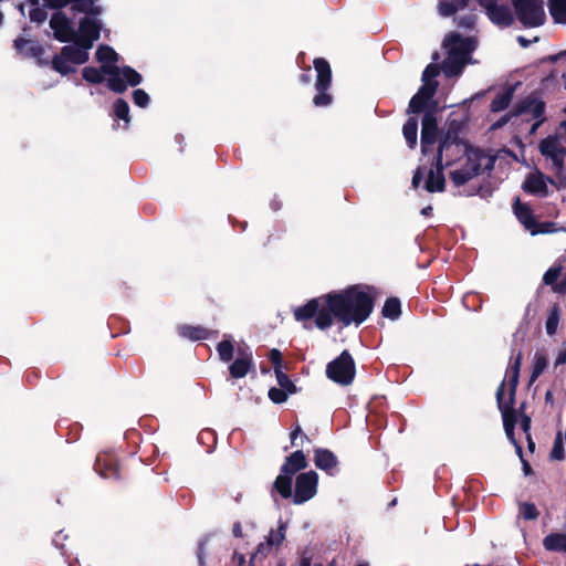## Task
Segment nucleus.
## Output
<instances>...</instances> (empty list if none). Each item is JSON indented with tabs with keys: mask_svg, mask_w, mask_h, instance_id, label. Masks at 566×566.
Here are the masks:
<instances>
[{
	"mask_svg": "<svg viewBox=\"0 0 566 566\" xmlns=\"http://www.w3.org/2000/svg\"><path fill=\"white\" fill-rule=\"evenodd\" d=\"M518 421H520V424H521L522 429L524 430V432L527 433L530 430V426H531V419L526 416L521 415L518 417Z\"/></svg>",
	"mask_w": 566,
	"mask_h": 566,
	"instance_id": "48",
	"label": "nucleus"
},
{
	"mask_svg": "<svg viewBox=\"0 0 566 566\" xmlns=\"http://www.w3.org/2000/svg\"><path fill=\"white\" fill-rule=\"evenodd\" d=\"M421 179H422V172L420 171V169H418L412 177V186L415 188H417L419 186Z\"/></svg>",
	"mask_w": 566,
	"mask_h": 566,
	"instance_id": "50",
	"label": "nucleus"
},
{
	"mask_svg": "<svg viewBox=\"0 0 566 566\" xmlns=\"http://www.w3.org/2000/svg\"><path fill=\"white\" fill-rule=\"evenodd\" d=\"M474 21L472 19H470L468 22H461L460 24L463 25V27H471L473 25Z\"/></svg>",
	"mask_w": 566,
	"mask_h": 566,
	"instance_id": "59",
	"label": "nucleus"
},
{
	"mask_svg": "<svg viewBox=\"0 0 566 566\" xmlns=\"http://www.w3.org/2000/svg\"><path fill=\"white\" fill-rule=\"evenodd\" d=\"M517 20L525 27L535 28L546 20L543 0H511Z\"/></svg>",
	"mask_w": 566,
	"mask_h": 566,
	"instance_id": "8",
	"label": "nucleus"
},
{
	"mask_svg": "<svg viewBox=\"0 0 566 566\" xmlns=\"http://www.w3.org/2000/svg\"><path fill=\"white\" fill-rule=\"evenodd\" d=\"M274 371L280 387L285 389L289 394H294L296 388L294 384L289 379V377L282 371V369L275 368Z\"/></svg>",
	"mask_w": 566,
	"mask_h": 566,
	"instance_id": "38",
	"label": "nucleus"
},
{
	"mask_svg": "<svg viewBox=\"0 0 566 566\" xmlns=\"http://www.w3.org/2000/svg\"><path fill=\"white\" fill-rule=\"evenodd\" d=\"M434 158L437 159V167L436 169L430 170L426 181V189L430 192L442 191L446 182L444 175L442 172L443 168H446L444 163L440 164L438 161V155Z\"/></svg>",
	"mask_w": 566,
	"mask_h": 566,
	"instance_id": "18",
	"label": "nucleus"
},
{
	"mask_svg": "<svg viewBox=\"0 0 566 566\" xmlns=\"http://www.w3.org/2000/svg\"><path fill=\"white\" fill-rule=\"evenodd\" d=\"M548 184L555 186V180L546 177L542 171L535 169L523 181V189L532 195L546 197L548 195Z\"/></svg>",
	"mask_w": 566,
	"mask_h": 566,
	"instance_id": "16",
	"label": "nucleus"
},
{
	"mask_svg": "<svg viewBox=\"0 0 566 566\" xmlns=\"http://www.w3.org/2000/svg\"><path fill=\"white\" fill-rule=\"evenodd\" d=\"M553 137L557 138L558 144H560L562 140L566 143V120L560 123L556 134ZM559 146L563 147L562 145Z\"/></svg>",
	"mask_w": 566,
	"mask_h": 566,
	"instance_id": "47",
	"label": "nucleus"
},
{
	"mask_svg": "<svg viewBox=\"0 0 566 566\" xmlns=\"http://www.w3.org/2000/svg\"><path fill=\"white\" fill-rule=\"evenodd\" d=\"M232 533H233V535L235 537H241L242 536V527H241V524L239 522L233 524Z\"/></svg>",
	"mask_w": 566,
	"mask_h": 566,
	"instance_id": "51",
	"label": "nucleus"
},
{
	"mask_svg": "<svg viewBox=\"0 0 566 566\" xmlns=\"http://www.w3.org/2000/svg\"><path fill=\"white\" fill-rule=\"evenodd\" d=\"M520 367H521V354L516 356L513 364L510 366V368L506 371L505 379L501 384V386L497 389L496 398H497V405L502 412L503 417V423L504 429L507 438L510 441L515 444L516 452L521 457L522 455V447L516 444V441L514 439L513 429L515 423L517 422V417L512 409L514 397H515V389L518 382V375H520Z\"/></svg>",
	"mask_w": 566,
	"mask_h": 566,
	"instance_id": "4",
	"label": "nucleus"
},
{
	"mask_svg": "<svg viewBox=\"0 0 566 566\" xmlns=\"http://www.w3.org/2000/svg\"><path fill=\"white\" fill-rule=\"evenodd\" d=\"M566 364V342H564L556 355L555 367Z\"/></svg>",
	"mask_w": 566,
	"mask_h": 566,
	"instance_id": "45",
	"label": "nucleus"
},
{
	"mask_svg": "<svg viewBox=\"0 0 566 566\" xmlns=\"http://www.w3.org/2000/svg\"><path fill=\"white\" fill-rule=\"evenodd\" d=\"M104 76H106L103 73V70H97L95 67L88 66L83 70V77L91 83H101L104 80Z\"/></svg>",
	"mask_w": 566,
	"mask_h": 566,
	"instance_id": "37",
	"label": "nucleus"
},
{
	"mask_svg": "<svg viewBox=\"0 0 566 566\" xmlns=\"http://www.w3.org/2000/svg\"><path fill=\"white\" fill-rule=\"evenodd\" d=\"M274 488L283 497H290L292 495V475L280 474L274 481Z\"/></svg>",
	"mask_w": 566,
	"mask_h": 566,
	"instance_id": "27",
	"label": "nucleus"
},
{
	"mask_svg": "<svg viewBox=\"0 0 566 566\" xmlns=\"http://www.w3.org/2000/svg\"><path fill=\"white\" fill-rule=\"evenodd\" d=\"M14 46L19 52H23L25 54L38 55L42 53V48L40 45L23 38L17 39L14 41Z\"/></svg>",
	"mask_w": 566,
	"mask_h": 566,
	"instance_id": "29",
	"label": "nucleus"
},
{
	"mask_svg": "<svg viewBox=\"0 0 566 566\" xmlns=\"http://www.w3.org/2000/svg\"><path fill=\"white\" fill-rule=\"evenodd\" d=\"M51 7H63L73 3V9L86 15L80 21L78 30L72 29L69 19L61 12L53 14L50 27L55 39L61 42L73 41L74 44L62 49L60 55L53 59V67L61 74L74 71L73 65L83 64L88 59V51L98 40L102 23L98 19L99 8L94 7L93 0H44Z\"/></svg>",
	"mask_w": 566,
	"mask_h": 566,
	"instance_id": "1",
	"label": "nucleus"
},
{
	"mask_svg": "<svg viewBox=\"0 0 566 566\" xmlns=\"http://www.w3.org/2000/svg\"><path fill=\"white\" fill-rule=\"evenodd\" d=\"M233 560L239 565L242 566L245 562L244 555L240 553H234Z\"/></svg>",
	"mask_w": 566,
	"mask_h": 566,
	"instance_id": "52",
	"label": "nucleus"
},
{
	"mask_svg": "<svg viewBox=\"0 0 566 566\" xmlns=\"http://www.w3.org/2000/svg\"><path fill=\"white\" fill-rule=\"evenodd\" d=\"M480 7L485 11L492 23L501 28L510 27L514 21L511 9L503 0H476Z\"/></svg>",
	"mask_w": 566,
	"mask_h": 566,
	"instance_id": "12",
	"label": "nucleus"
},
{
	"mask_svg": "<svg viewBox=\"0 0 566 566\" xmlns=\"http://www.w3.org/2000/svg\"><path fill=\"white\" fill-rule=\"evenodd\" d=\"M371 312L370 290L360 286L331 292L293 308L296 321L305 322L313 318L315 326L319 329L331 327L335 321L345 327L352 324L358 326L368 318Z\"/></svg>",
	"mask_w": 566,
	"mask_h": 566,
	"instance_id": "2",
	"label": "nucleus"
},
{
	"mask_svg": "<svg viewBox=\"0 0 566 566\" xmlns=\"http://www.w3.org/2000/svg\"><path fill=\"white\" fill-rule=\"evenodd\" d=\"M270 359L271 361L273 363L274 365V369L275 368H280L281 369V365H282V354L279 349H272L270 352Z\"/></svg>",
	"mask_w": 566,
	"mask_h": 566,
	"instance_id": "46",
	"label": "nucleus"
},
{
	"mask_svg": "<svg viewBox=\"0 0 566 566\" xmlns=\"http://www.w3.org/2000/svg\"><path fill=\"white\" fill-rule=\"evenodd\" d=\"M506 123V118L500 119L495 124L492 125V128H499L502 127Z\"/></svg>",
	"mask_w": 566,
	"mask_h": 566,
	"instance_id": "56",
	"label": "nucleus"
},
{
	"mask_svg": "<svg viewBox=\"0 0 566 566\" xmlns=\"http://www.w3.org/2000/svg\"><path fill=\"white\" fill-rule=\"evenodd\" d=\"M551 458L553 460H563L565 458L564 443L562 433H558L555 438L554 446L551 452Z\"/></svg>",
	"mask_w": 566,
	"mask_h": 566,
	"instance_id": "39",
	"label": "nucleus"
},
{
	"mask_svg": "<svg viewBox=\"0 0 566 566\" xmlns=\"http://www.w3.org/2000/svg\"><path fill=\"white\" fill-rule=\"evenodd\" d=\"M96 59L102 63L103 73L107 76L108 87L115 93H123L127 85H138L143 77L129 66L118 67L115 63L118 60L117 53L107 45H102L96 51Z\"/></svg>",
	"mask_w": 566,
	"mask_h": 566,
	"instance_id": "5",
	"label": "nucleus"
},
{
	"mask_svg": "<svg viewBox=\"0 0 566 566\" xmlns=\"http://www.w3.org/2000/svg\"><path fill=\"white\" fill-rule=\"evenodd\" d=\"M437 136V120L431 112H427L422 119L421 129V151L423 156H427L433 150Z\"/></svg>",
	"mask_w": 566,
	"mask_h": 566,
	"instance_id": "17",
	"label": "nucleus"
},
{
	"mask_svg": "<svg viewBox=\"0 0 566 566\" xmlns=\"http://www.w3.org/2000/svg\"><path fill=\"white\" fill-rule=\"evenodd\" d=\"M467 4L468 0H441L438 4V10L442 17H449L458 10L465 8Z\"/></svg>",
	"mask_w": 566,
	"mask_h": 566,
	"instance_id": "23",
	"label": "nucleus"
},
{
	"mask_svg": "<svg viewBox=\"0 0 566 566\" xmlns=\"http://www.w3.org/2000/svg\"><path fill=\"white\" fill-rule=\"evenodd\" d=\"M565 88H566V76H565Z\"/></svg>",
	"mask_w": 566,
	"mask_h": 566,
	"instance_id": "64",
	"label": "nucleus"
},
{
	"mask_svg": "<svg viewBox=\"0 0 566 566\" xmlns=\"http://www.w3.org/2000/svg\"><path fill=\"white\" fill-rule=\"evenodd\" d=\"M438 161L444 163L449 177L457 187L462 186L485 170L493 168V157L469 147L463 140L448 134L438 148Z\"/></svg>",
	"mask_w": 566,
	"mask_h": 566,
	"instance_id": "3",
	"label": "nucleus"
},
{
	"mask_svg": "<svg viewBox=\"0 0 566 566\" xmlns=\"http://www.w3.org/2000/svg\"><path fill=\"white\" fill-rule=\"evenodd\" d=\"M273 551H276V548L271 547L266 542L260 543L252 558H255L259 555L265 557Z\"/></svg>",
	"mask_w": 566,
	"mask_h": 566,
	"instance_id": "44",
	"label": "nucleus"
},
{
	"mask_svg": "<svg viewBox=\"0 0 566 566\" xmlns=\"http://www.w3.org/2000/svg\"><path fill=\"white\" fill-rule=\"evenodd\" d=\"M513 96V90L509 88L499 96L491 104V108L493 112H500L507 107Z\"/></svg>",
	"mask_w": 566,
	"mask_h": 566,
	"instance_id": "34",
	"label": "nucleus"
},
{
	"mask_svg": "<svg viewBox=\"0 0 566 566\" xmlns=\"http://www.w3.org/2000/svg\"><path fill=\"white\" fill-rule=\"evenodd\" d=\"M547 358L543 353H536L533 359V371L531 375V382L535 381L538 376L546 369Z\"/></svg>",
	"mask_w": 566,
	"mask_h": 566,
	"instance_id": "30",
	"label": "nucleus"
},
{
	"mask_svg": "<svg viewBox=\"0 0 566 566\" xmlns=\"http://www.w3.org/2000/svg\"><path fill=\"white\" fill-rule=\"evenodd\" d=\"M314 463L318 469L332 473L337 465V459L329 450L317 449L314 455Z\"/></svg>",
	"mask_w": 566,
	"mask_h": 566,
	"instance_id": "20",
	"label": "nucleus"
},
{
	"mask_svg": "<svg viewBox=\"0 0 566 566\" xmlns=\"http://www.w3.org/2000/svg\"><path fill=\"white\" fill-rule=\"evenodd\" d=\"M314 67L317 73L315 87L317 94L315 95L313 102L315 106H327L332 102V96L326 93L328 87L331 86L332 81V70L329 63L322 59L317 57L314 60Z\"/></svg>",
	"mask_w": 566,
	"mask_h": 566,
	"instance_id": "11",
	"label": "nucleus"
},
{
	"mask_svg": "<svg viewBox=\"0 0 566 566\" xmlns=\"http://www.w3.org/2000/svg\"><path fill=\"white\" fill-rule=\"evenodd\" d=\"M514 212L520 222L533 235L538 233H552L556 231V229H553L552 223H536L530 207L527 205L522 203L518 199L514 205Z\"/></svg>",
	"mask_w": 566,
	"mask_h": 566,
	"instance_id": "14",
	"label": "nucleus"
},
{
	"mask_svg": "<svg viewBox=\"0 0 566 566\" xmlns=\"http://www.w3.org/2000/svg\"><path fill=\"white\" fill-rule=\"evenodd\" d=\"M25 8L29 9V17L32 21L43 22L46 19V13L43 9L39 8L38 0H29L25 6H20V11L23 15L25 14Z\"/></svg>",
	"mask_w": 566,
	"mask_h": 566,
	"instance_id": "24",
	"label": "nucleus"
},
{
	"mask_svg": "<svg viewBox=\"0 0 566 566\" xmlns=\"http://www.w3.org/2000/svg\"><path fill=\"white\" fill-rule=\"evenodd\" d=\"M318 475L314 471L301 473L296 476L294 504H303L317 493Z\"/></svg>",
	"mask_w": 566,
	"mask_h": 566,
	"instance_id": "13",
	"label": "nucleus"
},
{
	"mask_svg": "<svg viewBox=\"0 0 566 566\" xmlns=\"http://www.w3.org/2000/svg\"><path fill=\"white\" fill-rule=\"evenodd\" d=\"M307 467V461L303 451H295L286 458L285 463L282 467V473L293 475L300 470Z\"/></svg>",
	"mask_w": 566,
	"mask_h": 566,
	"instance_id": "19",
	"label": "nucleus"
},
{
	"mask_svg": "<svg viewBox=\"0 0 566 566\" xmlns=\"http://www.w3.org/2000/svg\"><path fill=\"white\" fill-rule=\"evenodd\" d=\"M559 318H560L559 310L557 306H554L549 312V315L547 317L546 325H545L546 333L549 336L556 334L558 324H559Z\"/></svg>",
	"mask_w": 566,
	"mask_h": 566,
	"instance_id": "35",
	"label": "nucleus"
},
{
	"mask_svg": "<svg viewBox=\"0 0 566 566\" xmlns=\"http://www.w3.org/2000/svg\"><path fill=\"white\" fill-rule=\"evenodd\" d=\"M432 211V207L428 206V207H424L422 210H421V214L423 216H429Z\"/></svg>",
	"mask_w": 566,
	"mask_h": 566,
	"instance_id": "57",
	"label": "nucleus"
},
{
	"mask_svg": "<svg viewBox=\"0 0 566 566\" xmlns=\"http://www.w3.org/2000/svg\"><path fill=\"white\" fill-rule=\"evenodd\" d=\"M549 13L557 23H566V0H549Z\"/></svg>",
	"mask_w": 566,
	"mask_h": 566,
	"instance_id": "25",
	"label": "nucleus"
},
{
	"mask_svg": "<svg viewBox=\"0 0 566 566\" xmlns=\"http://www.w3.org/2000/svg\"><path fill=\"white\" fill-rule=\"evenodd\" d=\"M560 271V266H553L548 269L543 277L544 283L553 286L556 283L557 279L559 277Z\"/></svg>",
	"mask_w": 566,
	"mask_h": 566,
	"instance_id": "41",
	"label": "nucleus"
},
{
	"mask_svg": "<svg viewBox=\"0 0 566 566\" xmlns=\"http://www.w3.org/2000/svg\"><path fill=\"white\" fill-rule=\"evenodd\" d=\"M551 398H552V392H551V391H548V392L546 394V399L548 400V399H551Z\"/></svg>",
	"mask_w": 566,
	"mask_h": 566,
	"instance_id": "62",
	"label": "nucleus"
},
{
	"mask_svg": "<svg viewBox=\"0 0 566 566\" xmlns=\"http://www.w3.org/2000/svg\"><path fill=\"white\" fill-rule=\"evenodd\" d=\"M544 107L543 102L538 99H528L523 102L514 116H521L523 120L535 119L536 122L532 124L530 129V134H533L544 120L542 117L544 114Z\"/></svg>",
	"mask_w": 566,
	"mask_h": 566,
	"instance_id": "15",
	"label": "nucleus"
},
{
	"mask_svg": "<svg viewBox=\"0 0 566 566\" xmlns=\"http://www.w3.org/2000/svg\"><path fill=\"white\" fill-rule=\"evenodd\" d=\"M326 375L334 382L348 386L355 378V363L350 354L344 350L326 366Z\"/></svg>",
	"mask_w": 566,
	"mask_h": 566,
	"instance_id": "10",
	"label": "nucleus"
},
{
	"mask_svg": "<svg viewBox=\"0 0 566 566\" xmlns=\"http://www.w3.org/2000/svg\"><path fill=\"white\" fill-rule=\"evenodd\" d=\"M541 154L552 161L555 174V187L566 188V149L560 147L556 137H547L539 143Z\"/></svg>",
	"mask_w": 566,
	"mask_h": 566,
	"instance_id": "7",
	"label": "nucleus"
},
{
	"mask_svg": "<svg viewBox=\"0 0 566 566\" xmlns=\"http://www.w3.org/2000/svg\"><path fill=\"white\" fill-rule=\"evenodd\" d=\"M447 56L442 62V71L447 76H458L463 67L473 61L470 53L475 50L478 42L474 38H462L458 33L449 34L443 42Z\"/></svg>",
	"mask_w": 566,
	"mask_h": 566,
	"instance_id": "6",
	"label": "nucleus"
},
{
	"mask_svg": "<svg viewBox=\"0 0 566 566\" xmlns=\"http://www.w3.org/2000/svg\"><path fill=\"white\" fill-rule=\"evenodd\" d=\"M180 334L187 338L198 340L207 337V329L198 326H182L180 327Z\"/></svg>",
	"mask_w": 566,
	"mask_h": 566,
	"instance_id": "33",
	"label": "nucleus"
},
{
	"mask_svg": "<svg viewBox=\"0 0 566 566\" xmlns=\"http://www.w3.org/2000/svg\"><path fill=\"white\" fill-rule=\"evenodd\" d=\"M417 132H418V122L415 118H409L407 123L403 125L402 134L408 143V145L413 148L417 144Z\"/></svg>",
	"mask_w": 566,
	"mask_h": 566,
	"instance_id": "28",
	"label": "nucleus"
},
{
	"mask_svg": "<svg viewBox=\"0 0 566 566\" xmlns=\"http://www.w3.org/2000/svg\"><path fill=\"white\" fill-rule=\"evenodd\" d=\"M134 103L139 107H146L149 104V95L144 90H135L133 93Z\"/></svg>",
	"mask_w": 566,
	"mask_h": 566,
	"instance_id": "43",
	"label": "nucleus"
},
{
	"mask_svg": "<svg viewBox=\"0 0 566 566\" xmlns=\"http://www.w3.org/2000/svg\"><path fill=\"white\" fill-rule=\"evenodd\" d=\"M517 41L518 43L523 46V48H527L530 45V43L532 42L531 40H527L526 38L524 36H518L517 38Z\"/></svg>",
	"mask_w": 566,
	"mask_h": 566,
	"instance_id": "53",
	"label": "nucleus"
},
{
	"mask_svg": "<svg viewBox=\"0 0 566 566\" xmlns=\"http://www.w3.org/2000/svg\"><path fill=\"white\" fill-rule=\"evenodd\" d=\"M287 391L283 388H271L269 390L270 399L275 403L284 402L287 398Z\"/></svg>",
	"mask_w": 566,
	"mask_h": 566,
	"instance_id": "42",
	"label": "nucleus"
},
{
	"mask_svg": "<svg viewBox=\"0 0 566 566\" xmlns=\"http://www.w3.org/2000/svg\"><path fill=\"white\" fill-rule=\"evenodd\" d=\"M233 350V344L230 339H223L217 346L218 356L224 363H228L232 359Z\"/></svg>",
	"mask_w": 566,
	"mask_h": 566,
	"instance_id": "31",
	"label": "nucleus"
},
{
	"mask_svg": "<svg viewBox=\"0 0 566 566\" xmlns=\"http://www.w3.org/2000/svg\"><path fill=\"white\" fill-rule=\"evenodd\" d=\"M538 514L537 509L532 503H522L520 505V515L525 520H536Z\"/></svg>",
	"mask_w": 566,
	"mask_h": 566,
	"instance_id": "40",
	"label": "nucleus"
},
{
	"mask_svg": "<svg viewBox=\"0 0 566 566\" xmlns=\"http://www.w3.org/2000/svg\"><path fill=\"white\" fill-rule=\"evenodd\" d=\"M553 291L555 293H560V294H564L566 293V280L559 282V283H555L553 286H552Z\"/></svg>",
	"mask_w": 566,
	"mask_h": 566,
	"instance_id": "49",
	"label": "nucleus"
},
{
	"mask_svg": "<svg viewBox=\"0 0 566 566\" xmlns=\"http://www.w3.org/2000/svg\"><path fill=\"white\" fill-rule=\"evenodd\" d=\"M251 354L242 353L240 354L232 365H230L229 370L232 377L242 378L244 377L251 368Z\"/></svg>",
	"mask_w": 566,
	"mask_h": 566,
	"instance_id": "21",
	"label": "nucleus"
},
{
	"mask_svg": "<svg viewBox=\"0 0 566 566\" xmlns=\"http://www.w3.org/2000/svg\"><path fill=\"white\" fill-rule=\"evenodd\" d=\"M286 524L282 521L279 522L277 530H271L265 538V542L274 548H279L285 538Z\"/></svg>",
	"mask_w": 566,
	"mask_h": 566,
	"instance_id": "26",
	"label": "nucleus"
},
{
	"mask_svg": "<svg viewBox=\"0 0 566 566\" xmlns=\"http://www.w3.org/2000/svg\"><path fill=\"white\" fill-rule=\"evenodd\" d=\"M114 113H115L116 117H118L119 119L125 120L126 124H128L130 122V118H129V106H128L127 102H125L124 99L118 98L115 102V104H114Z\"/></svg>",
	"mask_w": 566,
	"mask_h": 566,
	"instance_id": "36",
	"label": "nucleus"
},
{
	"mask_svg": "<svg viewBox=\"0 0 566 566\" xmlns=\"http://www.w3.org/2000/svg\"><path fill=\"white\" fill-rule=\"evenodd\" d=\"M524 472L525 474H528L531 471V467L527 462L523 461Z\"/></svg>",
	"mask_w": 566,
	"mask_h": 566,
	"instance_id": "58",
	"label": "nucleus"
},
{
	"mask_svg": "<svg viewBox=\"0 0 566 566\" xmlns=\"http://www.w3.org/2000/svg\"><path fill=\"white\" fill-rule=\"evenodd\" d=\"M528 448L531 451H533L535 448V443L532 440H528Z\"/></svg>",
	"mask_w": 566,
	"mask_h": 566,
	"instance_id": "60",
	"label": "nucleus"
},
{
	"mask_svg": "<svg viewBox=\"0 0 566 566\" xmlns=\"http://www.w3.org/2000/svg\"><path fill=\"white\" fill-rule=\"evenodd\" d=\"M300 566H311V558L303 556Z\"/></svg>",
	"mask_w": 566,
	"mask_h": 566,
	"instance_id": "55",
	"label": "nucleus"
},
{
	"mask_svg": "<svg viewBox=\"0 0 566 566\" xmlns=\"http://www.w3.org/2000/svg\"><path fill=\"white\" fill-rule=\"evenodd\" d=\"M439 74V67L434 64H429L422 73V85L418 93L411 98L409 103V112H421L428 102L433 97L438 83L436 77Z\"/></svg>",
	"mask_w": 566,
	"mask_h": 566,
	"instance_id": "9",
	"label": "nucleus"
},
{
	"mask_svg": "<svg viewBox=\"0 0 566 566\" xmlns=\"http://www.w3.org/2000/svg\"><path fill=\"white\" fill-rule=\"evenodd\" d=\"M382 314L385 317L396 319L400 315V302L397 298H389L386 301L382 307Z\"/></svg>",
	"mask_w": 566,
	"mask_h": 566,
	"instance_id": "32",
	"label": "nucleus"
},
{
	"mask_svg": "<svg viewBox=\"0 0 566 566\" xmlns=\"http://www.w3.org/2000/svg\"><path fill=\"white\" fill-rule=\"evenodd\" d=\"M543 545L547 551L563 552L566 554V532L552 533L545 536Z\"/></svg>",
	"mask_w": 566,
	"mask_h": 566,
	"instance_id": "22",
	"label": "nucleus"
},
{
	"mask_svg": "<svg viewBox=\"0 0 566 566\" xmlns=\"http://www.w3.org/2000/svg\"><path fill=\"white\" fill-rule=\"evenodd\" d=\"M302 81H303V82H305V83H307V82L310 81V78H308V76H307V75H303V76H302Z\"/></svg>",
	"mask_w": 566,
	"mask_h": 566,
	"instance_id": "61",
	"label": "nucleus"
},
{
	"mask_svg": "<svg viewBox=\"0 0 566 566\" xmlns=\"http://www.w3.org/2000/svg\"><path fill=\"white\" fill-rule=\"evenodd\" d=\"M277 566H284V564H283V563H280Z\"/></svg>",
	"mask_w": 566,
	"mask_h": 566,
	"instance_id": "63",
	"label": "nucleus"
},
{
	"mask_svg": "<svg viewBox=\"0 0 566 566\" xmlns=\"http://www.w3.org/2000/svg\"><path fill=\"white\" fill-rule=\"evenodd\" d=\"M301 432V428L300 427H296L295 430L291 433V441H292V444L295 443V440L298 436V433Z\"/></svg>",
	"mask_w": 566,
	"mask_h": 566,
	"instance_id": "54",
	"label": "nucleus"
}]
</instances>
